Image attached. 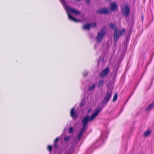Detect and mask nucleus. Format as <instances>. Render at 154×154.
Wrapping results in <instances>:
<instances>
[{"label":"nucleus","instance_id":"f257e3e1","mask_svg":"<svg viewBox=\"0 0 154 154\" xmlns=\"http://www.w3.org/2000/svg\"><path fill=\"white\" fill-rule=\"evenodd\" d=\"M101 110L102 109L101 108H98L96 109L94 112L91 116L89 117V116H86L83 118L82 122L83 127L80 130L77 137L78 141L80 140L82 136L84 134L85 131L87 129L88 123L89 122H92L101 112Z\"/></svg>","mask_w":154,"mask_h":154},{"label":"nucleus","instance_id":"f03ea898","mask_svg":"<svg viewBox=\"0 0 154 154\" xmlns=\"http://www.w3.org/2000/svg\"><path fill=\"white\" fill-rule=\"evenodd\" d=\"M62 4L63 5L64 8L66 11L68 15L69 19L75 22L79 21V20L74 18L69 13V12L72 13L76 15L80 13V12L75 10V9L70 8L69 6L66 5V2L64 0H60Z\"/></svg>","mask_w":154,"mask_h":154},{"label":"nucleus","instance_id":"7ed1b4c3","mask_svg":"<svg viewBox=\"0 0 154 154\" xmlns=\"http://www.w3.org/2000/svg\"><path fill=\"white\" fill-rule=\"evenodd\" d=\"M125 32V29H123L120 30L117 28H116L115 29V31L114 35V42L116 43L118 39L120 36H122Z\"/></svg>","mask_w":154,"mask_h":154},{"label":"nucleus","instance_id":"20e7f679","mask_svg":"<svg viewBox=\"0 0 154 154\" xmlns=\"http://www.w3.org/2000/svg\"><path fill=\"white\" fill-rule=\"evenodd\" d=\"M106 34L105 27L102 28L100 32H98L96 38L97 41V43L101 42L102 40L103 37Z\"/></svg>","mask_w":154,"mask_h":154},{"label":"nucleus","instance_id":"39448f33","mask_svg":"<svg viewBox=\"0 0 154 154\" xmlns=\"http://www.w3.org/2000/svg\"><path fill=\"white\" fill-rule=\"evenodd\" d=\"M112 95V90L111 89H108L107 92L106 94L104 99L103 100L104 103H106L109 101L110 98L111 97Z\"/></svg>","mask_w":154,"mask_h":154},{"label":"nucleus","instance_id":"423d86ee","mask_svg":"<svg viewBox=\"0 0 154 154\" xmlns=\"http://www.w3.org/2000/svg\"><path fill=\"white\" fill-rule=\"evenodd\" d=\"M122 12L125 17H127L129 13V9L126 5H123L121 6Z\"/></svg>","mask_w":154,"mask_h":154},{"label":"nucleus","instance_id":"0eeeda50","mask_svg":"<svg viewBox=\"0 0 154 154\" xmlns=\"http://www.w3.org/2000/svg\"><path fill=\"white\" fill-rule=\"evenodd\" d=\"M96 26V23H94L84 25L82 27L83 29L85 30H89L91 28H94Z\"/></svg>","mask_w":154,"mask_h":154},{"label":"nucleus","instance_id":"6e6552de","mask_svg":"<svg viewBox=\"0 0 154 154\" xmlns=\"http://www.w3.org/2000/svg\"><path fill=\"white\" fill-rule=\"evenodd\" d=\"M110 9L108 8H102L97 11L98 14H107L109 13Z\"/></svg>","mask_w":154,"mask_h":154},{"label":"nucleus","instance_id":"1a4fd4ad","mask_svg":"<svg viewBox=\"0 0 154 154\" xmlns=\"http://www.w3.org/2000/svg\"><path fill=\"white\" fill-rule=\"evenodd\" d=\"M109 70V67H107L105 69L103 70L99 74V76L101 77H103L107 75Z\"/></svg>","mask_w":154,"mask_h":154},{"label":"nucleus","instance_id":"9d476101","mask_svg":"<svg viewBox=\"0 0 154 154\" xmlns=\"http://www.w3.org/2000/svg\"><path fill=\"white\" fill-rule=\"evenodd\" d=\"M74 107H73L71 110L70 116L73 119H76L77 116L75 112L74 111Z\"/></svg>","mask_w":154,"mask_h":154},{"label":"nucleus","instance_id":"9b49d317","mask_svg":"<svg viewBox=\"0 0 154 154\" xmlns=\"http://www.w3.org/2000/svg\"><path fill=\"white\" fill-rule=\"evenodd\" d=\"M117 5L116 3H112L111 4L110 8L112 11H114L116 10L117 9Z\"/></svg>","mask_w":154,"mask_h":154},{"label":"nucleus","instance_id":"f8f14e48","mask_svg":"<svg viewBox=\"0 0 154 154\" xmlns=\"http://www.w3.org/2000/svg\"><path fill=\"white\" fill-rule=\"evenodd\" d=\"M154 106V102L150 104L146 108V110L148 111H149Z\"/></svg>","mask_w":154,"mask_h":154},{"label":"nucleus","instance_id":"ddd939ff","mask_svg":"<svg viewBox=\"0 0 154 154\" xmlns=\"http://www.w3.org/2000/svg\"><path fill=\"white\" fill-rule=\"evenodd\" d=\"M104 136V134L103 133H102L101 134V138L100 140H98L96 142L97 144H99L100 143V141L102 142L103 141V137Z\"/></svg>","mask_w":154,"mask_h":154},{"label":"nucleus","instance_id":"4468645a","mask_svg":"<svg viewBox=\"0 0 154 154\" xmlns=\"http://www.w3.org/2000/svg\"><path fill=\"white\" fill-rule=\"evenodd\" d=\"M104 81L103 79L100 80L97 83V86L99 87H100L103 84Z\"/></svg>","mask_w":154,"mask_h":154},{"label":"nucleus","instance_id":"2eb2a0df","mask_svg":"<svg viewBox=\"0 0 154 154\" xmlns=\"http://www.w3.org/2000/svg\"><path fill=\"white\" fill-rule=\"evenodd\" d=\"M150 133V131L149 130H147L143 134V136L145 137H147Z\"/></svg>","mask_w":154,"mask_h":154},{"label":"nucleus","instance_id":"dca6fc26","mask_svg":"<svg viewBox=\"0 0 154 154\" xmlns=\"http://www.w3.org/2000/svg\"><path fill=\"white\" fill-rule=\"evenodd\" d=\"M95 84H94L91 86L89 87L88 88V90L89 91H91L92 90H93L95 87Z\"/></svg>","mask_w":154,"mask_h":154},{"label":"nucleus","instance_id":"f3484780","mask_svg":"<svg viewBox=\"0 0 154 154\" xmlns=\"http://www.w3.org/2000/svg\"><path fill=\"white\" fill-rule=\"evenodd\" d=\"M109 26L111 28L113 29L115 28L116 25L114 23H111L109 24Z\"/></svg>","mask_w":154,"mask_h":154},{"label":"nucleus","instance_id":"a211bd4d","mask_svg":"<svg viewBox=\"0 0 154 154\" xmlns=\"http://www.w3.org/2000/svg\"><path fill=\"white\" fill-rule=\"evenodd\" d=\"M73 128L71 127H69L68 130V132L69 133L71 134L73 132Z\"/></svg>","mask_w":154,"mask_h":154},{"label":"nucleus","instance_id":"6ab92c4d","mask_svg":"<svg viewBox=\"0 0 154 154\" xmlns=\"http://www.w3.org/2000/svg\"><path fill=\"white\" fill-rule=\"evenodd\" d=\"M88 72L87 71L85 70L84 71L83 73V76L84 77L85 76H86L88 75Z\"/></svg>","mask_w":154,"mask_h":154},{"label":"nucleus","instance_id":"aec40b11","mask_svg":"<svg viewBox=\"0 0 154 154\" xmlns=\"http://www.w3.org/2000/svg\"><path fill=\"white\" fill-rule=\"evenodd\" d=\"M117 94H115L114 96L113 97V99L112 100V101H116L117 99Z\"/></svg>","mask_w":154,"mask_h":154},{"label":"nucleus","instance_id":"412c9836","mask_svg":"<svg viewBox=\"0 0 154 154\" xmlns=\"http://www.w3.org/2000/svg\"><path fill=\"white\" fill-rule=\"evenodd\" d=\"M70 136L66 137L64 138V140L66 142H67L69 139Z\"/></svg>","mask_w":154,"mask_h":154},{"label":"nucleus","instance_id":"4be33fe9","mask_svg":"<svg viewBox=\"0 0 154 154\" xmlns=\"http://www.w3.org/2000/svg\"><path fill=\"white\" fill-rule=\"evenodd\" d=\"M48 149L50 152H51L52 150V146H51L49 145L47 147Z\"/></svg>","mask_w":154,"mask_h":154},{"label":"nucleus","instance_id":"5701e85b","mask_svg":"<svg viewBox=\"0 0 154 154\" xmlns=\"http://www.w3.org/2000/svg\"><path fill=\"white\" fill-rule=\"evenodd\" d=\"M75 148L74 146H72L70 149V150L71 151H73L75 149Z\"/></svg>","mask_w":154,"mask_h":154},{"label":"nucleus","instance_id":"b1692460","mask_svg":"<svg viewBox=\"0 0 154 154\" xmlns=\"http://www.w3.org/2000/svg\"><path fill=\"white\" fill-rule=\"evenodd\" d=\"M54 148H57L58 147V145L57 143H54Z\"/></svg>","mask_w":154,"mask_h":154},{"label":"nucleus","instance_id":"393cba45","mask_svg":"<svg viewBox=\"0 0 154 154\" xmlns=\"http://www.w3.org/2000/svg\"><path fill=\"white\" fill-rule=\"evenodd\" d=\"M80 106H83L84 105V103L82 101L80 104Z\"/></svg>","mask_w":154,"mask_h":154},{"label":"nucleus","instance_id":"a878e982","mask_svg":"<svg viewBox=\"0 0 154 154\" xmlns=\"http://www.w3.org/2000/svg\"><path fill=\"white\" fill-rule=\"evenodd\" d=\"M58 140V137L55 140L54 142V143H56V142Z\"/></svg>","mask_w":154,"mask_h":154},{"label":"nucleus","instance_id":"bb28decb","mask_svg":"<svg viewBox=\"0 0 154 154\" xmlns=\"http://www.w3.org/2000/svg\"><path fill=\"white\" fill-rule=\"evenodd\" d=\"M91 111V109H89L88 110V114Z\"/></svg>","mask_w":154,"mask_h":154},{"label":"nucleus","instance_id":"cd10ccee","mask_svg":"<svg viewBox=\"0 0 154 154\" xmlns=\"http://www.w3.org/2000/svg\"><path fill=\"white\" fill-rule=\"evenodd\" d=\"M86 3H88L89 2L90 0H85Z\"/></svg>","mask_w":154,"mask_h":154},{"label":"nucleus","instance_id":"c85d7f7f","mask_svg":"<svg viewBox=\"0 0 154 154\" xmlns=\"http://www.w3.org/2000/svg\"><path fill=\"white\" fill-rule=\"evenodd\" d=\"M64 154H68L67 152H66Z\"/></svg>","mask_w":154,"mask_h":154}]
</instances>
